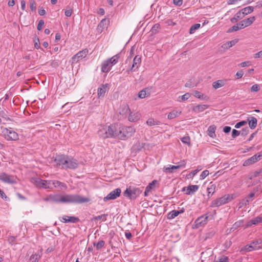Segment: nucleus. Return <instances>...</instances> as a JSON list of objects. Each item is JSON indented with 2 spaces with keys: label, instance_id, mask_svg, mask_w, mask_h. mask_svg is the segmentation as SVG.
<instances>
[{
  "label": "nucleus",
  "instance_id": "43",
  "mask_svg": "<svg viewBox=\"0 0 262 262\" xmlns=\"http://www.w3.org/2000/svg\"><path fill=\"white\" fill-rule=\"evenodd\" d=\"M181 141L185 144H187L188 146H190V139L189 136H184L181 139Z\"/></svg>",
  "mask_w": 262,
  "mask_h": 262
},
{
  "label": "nucleus",
  "instance_id": "51",
  "mask_svg": "<svg viewBox=\"0 0 262 262\" xmlns=\"http://www.w3.org/2000/svg\"><path fill=\"white\" fill-rule=\"evenodd\" d=\"M260 90V87L257 84H255L254 85H253L252 86V87L251 88V91L252 92H258L259 90Z\"/></svg>",
  "mask_w": 262,
  "mask_h": 262
},
{
  "label": "nucleus",
  "instance_id": "42",
  "mask_svg": "<svg viewBox=\"0 0 262 262\" xmlns=\"http://www.w3.org/2000/svg\"><path fill=\"white\" fill-rule=\"evenodd\" d=\"M107 214H103L100 215H98L94 217V220L95 221H98L102 220V221H105L106 220V217L107 216Z\"/></svg>",
  "mask_w": 262,
  "mask_h": 262
},
{
  "label": "nucleus",
  "instance_id": "13",
  "mask_svg": "<svg viewBox=\"0 0 262 262\" xmlns=\"http://www.w3.org/2000/svg\"><path fill=\"white\" fill-rule=\"evenodd\" d=\"M262 158V154L261 152H259L250 158L246 160L243 164V166H247L252 164L256 162L257 161L260 160Z\"/></svg>",
  "mask_w": 262,
  "mask_h": 262
},
{
  "label": "nucleus",
  "instance_id": "16",
  "mask_svg": "<svg viewBox=\"0 0 262 262\" xmlns=\"http://www.w3.org/2000/svg\"><path fill=\"white\" fill-rule=\"evenodd\" d=\"M67 157L68 156L64 155H57L56 156L54 161L57 166H61L62 168L63 169L66 162L67 161L66 159Z\"/></svg>",
  "mask_w": 262,
  "mask_h": 262
},
{
  "label": "nucleus",
  "instance_id": "34",
  "mask_svg": "<svg viewBox=\"0 0 262 262\" xmlns=\"http://www.w3.org/2000/svg\"><path fill=\"white\" fill-rule=\"evenodd\" d=\"M130 112L129 107L128 105L124 104L122 106L121 111L120 112V114L124 115L129 114Z\"/></svg>",
  "mask_w": 262,
  "mask_h": 262
},
{
  "label": "nucleus",
  "instance_id": "18",
  "mask_svg": "<svg viewBox=\"0 0 262 262\" xmlns=\"http://www.w3.org/2000/svg\"><path fill=\"white\" fill-rule=\"evenodd\" d=\"M199 187L198 185H189L187 187H184L182 189L183 191H186V194L188 195H191L199 189Z\"/></svg>",
  "mask_w": 262,
  "mask_h": 262
},
{
  "label": "nucleus",
  "instance_id": "29",
  "mask_svg": "<svg viewBox=\"0 0 262 262\" xmlns=\"http://www.w3.org/2000/svg\"><path fill=\"white\" fill-rule=\"evenodd\" d=\"M216 130V126L214 125L210 126L208 128V135L211 138H214L216 135L215 132Z\"/></svg>",
  "mask_w": 262,
  "mask_h": 262
},
{
  "label": "nucleus",
  "instance_id": "62",
  "mask_svg": "<svg viewBox=\"0 0 262 262\" xmlns=\"http://www.w3.org/2000/svg\"><path fill=\"white\" fill-rule=\"evenodd\" d=\"M64 14L67 17H70L72 14V10L71 9L66 10L64 12Z\"/></svg>",
  "mask_w": 262,
  "mask_h": 262
},
{
  "label": "nucleus",
  "instance_id": "40",
  "mask_svg": "<svg viewBox=\"0 0 262 262\" xmlns=\"http://www.w3.org/2000/svg\"><path fill=\"white\" fill-rule=\"evenodd\" d=\"M251 201V200L246 199V198L242 199L239 202L240 207L246 206Z\"/></svg>",
  "mask_w": 262,
  "mask_h": 262
},
{
  "label": "nucleus",
  "instance_id": "59",
  "mask_svg": "<svg viewBox=\"0 0 262 262\" xmlns=\"http://www.w3.org/2000/svg\"><path fill=\"white\" fill-rule=\"evenodd\" d=\"M190 96V95L189 93H188L182 95L181 97L182 101H185V100H187L189 98Z\"/></svg>",
  "mask_w": 262,
  "mask_h": 262
},
{
  "label": "nucleus",
  "instance_id": "45",
  "mask_svg": "<svg viewBox=\"0 0 262 262\" xmlns=\"http://www.w3.org/2000/svg\"><path fill=\"white\" fill-rule=\"evenodd\" d=\"M146 89L142 90L140 91L138 93V97L140 98L143 99L145 98L146 96Z\"/></svg>",
  "mask_w": 262,
  "mask_h": 262
},
{
  "label": "nucleus",
  "instance_id": "54",
  "mask_svg": "<svg viewBox=\"0 0 262 262\" xmlns=\"http://www.w3.org/2000/svg\"><path fill=\"white\" fill-rule=\"evenodd\" d=\"M234 17H235L238 20H239L242 19L244 17V16L243 14L242 11L240 10L235 14Z\"/></svg>",
  "mask_w": 262,
  "mask_h": 262
},
{
  "label": "nucleus",
  "instance_id": "30",
  "mask_svg": "<svg viewBox=\"0 0 262 262\" xmlns=\"http://www.w3.org/2000/svg\"><path fill=\"white\" fill-rule=\"evenodd\" d=\"M255 20V17L252 16V17H249L248 18L245 19L243 20V23H244L245 26H246V27H248V26H250L251 25H252Z\"/></svg>",
  "mask_w": 262,
  "mask_h": 262
},
{
  "label": "nucleus",
  "instance_id": "50",
  "mask_svg": "<svg viewBox=\"0 0 262 262\" xmlns=\"http://www.w3.org/2000/svg\"><path fill=\"white\" fill-rule=\"evenodd\" d=\"M239 30L238 25H234L232 27H231L230 29H228L227 32L230 33L234 31H236Z\"/></svg>",
  "mask_w": 262,
  "mask_h": 262
},
{
  "label": "nucleus",
  "instance_id": "63",
  "mask_svg": "<svg viewBox=\"0 0 262 262\" xmlns=\"http://www.w3.org/2000/svg\"><path fill=\"white\" fill-rule=\"evenodd\" d=\"M254 58L262 57V50L253 55Z\"/></svg>",
  "mask_w": 262,
  "mask_h": 262
},
{
  "label": "nucleus",
  "instance_id": "23",
  "mask_svg": "<svg viewBox=\"0 0 262 262\" xmlns=\"http://www.w3.org/2000/svg\"><path fill=\"white\" fill-rule=\"evenodd\" d=\"M52 184L54 185V187L55 188H59L60 189H66L67 188V186L65 183L60 182L59 181L54 180L51 181V185Z\"/></svg>",
  "mask_w": 262,
  "mask_h": 262
},
{
  "label": "nucleus",
  "instance_id": "56",
  "mask_svg": "<svg viewBox=\"0 0 262 262\" xmlns=\"http://www.w3.org/2000/svg\"><path fill=\"white\" fill-rule=\"evenodd\" d=\"M240 134V132L236 130L235 129H233L232 132V137L233 138H236L237 136H239Z\"/></svg>",
  "mask_w": 262,
  "mask_h": 262
},
{
  "label": "nucleus",
  "instance_id": "17",
  "mask_svg": "<svg viewBox=\"0 0 262 262\" xmlns=\"http://www.w3.org/2000/svg\"><path fill=\"white\" fill-rule=\"evenodd\" d=\"M59 219L62 223H76L79 221V218L76 216L63 215L62 217H60Z\"/></svg>",
  "mask_w": 262,
  "mask_h": 262
},
{
  "label": "nucleus",
  "instance_id": "7",
  "mask_svg": "<svg viewBox=\"0 0 262 262\" xmlns=\"http://www.w3.org/2000/svg\"><path fill=\"white\" fill-rule=\"evenodd\" d=\"M232 197L229 194H226L222 197L217 198L212 201L210 207H218L228 203L232 199Z\"/></svg>",
  "mask_w": 262,
  "mask_h": 262
},
{
  "label": "nucleus",
  "instance_id": "6",
  "mask_svg": "<svg viewBox=\"0 0 262 262\" xmlns=\"http://www.w3.org/2000/svg\"><path fill=\"white\" fill-rule=\"evenodd\" d=\"M32 182L38 188L43 189H52L51 181L42 180L39 178H33Z\"/></svg>",
  "mask_w": 262,
  "mask_h": 262
},
{
  "label": "nucleus",
  "instance_id": "55",
  "mask_svg": "<svg viewBox=\"0 0 262 262\" xmlns=\"http://www.w3.org/2000/svg\"><path fill=\"white\" fill-rule=\"evenodd\" d=\"M214 262H229V258L227 256H223L219 260L214 261Z\"/></svg>",
  "mask_w": 262,
  "mask_h": 262
},
{
  "label": "nucleus",
  "instance_id": "2",
  "mask_svg": "<svg viewBox=\"0 0 262 262\" xmlns=\"http://www.w3.org/2000/svg\"><path fill=\"white\" fill-rule=\"evenodd\" d=\"M135 133V129L132 126H126L122 124L116 125V138L122 140L132 137Z\"/></svg>",
  "mask_w": 262,
  "mask_h": 262
},
{
  "label": "nucleus",
  "instance_id": "48",
  "mask_svg": "<svg viewBox=\"0 0 262 262\" xmlns=\"http://www.w3.org/2000/svg\"><path fill=\"white\" fill-rule=\"evenodd\" d=\"M157 182L156 180H154L152 181V182L150 183L148 186L146 187V188L149 191H150L153 187H154L155 184Z\"/></svg>",
  "mask_w": 262,
  "mask_h": 262
},
{
  "label": "nucleus",
  "instance_id": "49",
  "mask_svg": "<svg viewBox=\"0 0 262 262\" xmlns=\"http://www.w3.org/2000/svg\"><path fill=\"white\" fill-rule=\"evenodd\" d=\"M247 123V122L246 121H240L238 123H237L235 125V127L236 128H240L241 126H244L245 125H246V124Z\"/></svg>",
  "mask_w": 262,
  "mask_h": 262
},
{
  "label": "nucleus",
  "instance_id": "26",
  "mask_svg": "<svg viewBox=\"0 0 262 262\" xmlns=\"http://www.w3.org/2000/svg\"><path fill=\"white\" fill-rule=\"evenodd\" d=\"M209 107L208 105L206 104H199L196 105L193 108V111L196 113H200L204 111Z\"/></svg>",
  "mask_w": 262,
  "mask_h": 262
},
{
  "label": "nucleus",
  "instance_id": "3",
  "mask_svg": "<svg viewBox=\"0 0 262 262\" xmlns=\"http://www.w3.org/2000/svg\"><path fill=\"white\" fill-rule=\"evenodd\" d=\"M116 125H115L102 126L98 131V134L100 138L103 139L116 138Z\"/></svg>",
  "mask_w": 262,
  "mask_h": 262
},
{
  "label": "nucleus",
  "instance_id": "46",
  "mask_svg": "<svg viewBox=\"0 0 262 262\" xmlns=\"http://www.w3.org/2000/svg\"><path fill=\"white\" fill-rule=\"evenodd\" d=\"M249 129L248 127H246L245 128H243L240 133L241 134V135L243 136H245L249 133Z\"/></svg>",
  "mask_w": 262,
  "mask_h": 262
},
{
  "label": "nucleus",
  "instance_id": "10",
  "mask_svg": "<svg viewBox=\"0 0 262 262\" xmlns=\"http://www.w3.org/2000/svg\"><path fill=\"white\" fill-rule=\"evenodd\" d=\"M0 180L5 183H16V177L15 176L8 174L5 172H2L0 174Z\"/></svg>",
  "mask_w": 262,
  "mask_h": 262
},
{
  "label": "nucleus",
  "instance_id": "58",
  "mask_svg": "<svg viewBox=\"0 0 262 262\" xmlns=\"http://www.w3.org/2000/svg\"><path fill=\"white\" fill-rule=\"evenodd\" d=\"M199 169H195L194 170L192 171L190 173L187 175L188 178H192L199 171Z\"/></svg>",
  "mask_w": 262,
  "mask_h": 262
},
{
  "label": "nucleus",
  "instance_id": "36",
  "mask_svg": "<svg viewBox=\"0 0 262 262\" xmlns=\"http://www.w3.org/2000/svg\"><path fill=\"white\" fill-rule=\"evenodd\" d=\"M237 42L236 40H232L230 41H228L223 45V48L226 49H228L230 47L235 45Z\"/></svg>",
  "mask_w": 262,
  "mask_h": 262
},
{
  "label": "nucleus",
  "instance_id": "19",
  "mask_svg": "<svg viewBox=\"0 0 262 262\" xmlns=\"http://www.w3.org/2000/svg\"><path fill=\"white\" fill-rule=\"evenodd\" d=\"M208 218V216H201L198 217L195 221L196 228H199L205 225L207 223Z\"/></svg>",
  "mask_w": 262,
  "mask_h": 262
},
{
  "label": "nucleus",
  "instance_id": "37",
  "mask_svg": "<svg viewBox=\"0 0 262 262\" xmlns=\"http://www.w3.org/2000/svg\"><path fill=\"white\" fill-rule=\"evenodd\" d=\"M146 123L150 126L153 125H158L160 124V122L157 120H155L153 118H149L147 121Z\"/></svg>",
  "mask_w": 262,
  "mask_h": 262
},
{
  "label": "nucleus",
  "instance_id": "52",
  "mask_svg": "<svg viewBox=\"0 0 262 262\" xmlns=\"http://www.w3.org/2000/svg\"><path fill=\"white\" fill-rule=\"evenodd\" d=\"M209 173L207 170H204L200 175V179L201 180L204 179Z\"/></svg>",
  "mask_w": 262,
  "mask_h": 262
},
{
  "label": "nucleus",
  "instance_id": "24",
  "mask_svg": "<svg viewBox=\"0 0 262 262\" xmlns=\"http://www.w3.org/2000/svg\"><path fill=\"white\" fill-rule=\"evenodd\" d=\"M140 115L138 112L133 113L130 112L128 117V119L130 122H136L140 119Z\"/></svg>",
  "mask_w": 262,
  "mask_h": 262
},
{
  "label": "nucleus",
  "instance_id": "21",
  "mask_svg": "<svg viewBox=\"0 0 262 262\" xmlns=\"http://www.w3.org/2000/svg\"><path fill=\"white\" fill-rule=\"evenodd\" d=\"M182 164L179 165H177V166L170 165L169 167H166L164 168V171L165 172L172 173L174 171V170H175V169H179L181 167H185V164H186L185 161H183L182 162Z\"/></svg>",
  "mask_w": 262,
  "mask_h": 262
},
{
  "label": "nucleus",
  "instance_id": "27",
  "mask_svg": "<svg viewBox=\"0 0 262 262\" xmlns=\"http://www.w3.org/2000/svg\"><path fill=\"white\" fill-rule=\"evenodd\" d=\"M249 122V126L251 129H254L257 125V120L254 117H251L250 119H248Z\"/></svg>",
  "mask_w": 262,
  "mask_h": 262
},
{
  "label": "nucleus",
  "instance_id": "28",
  "mask_svg": "<svg viewBox=\"0 0 262 262\" xmlns=\"http://www.w3.org/2000/svg\"><path fill=\"white\" fill-rule=\"evenodd\" d=\"M216 185L212 184V182L210 183L209 186L207 188L208 196L210 197L215 191Z\"/></svg>",
  "mask_w": 262,
  "mask_h": 262
},
{
  "label": "nucleus",
  "instance_id": "8",
  "mask_svg": "<svg viewBox=\"0 0 262 262\" xmlns=\"http://www.w3.org/2000/svg\"><path fill=\"white\" fill-rule=\"evenodd\" d=\"M261 248H262V240L259 239L253 241L250 245L245 246L244 250L246 251H251L252 250H257Z\"/></svg>",
  "mask_w": 262,
  "mask_h": 262
},
{
  "label": "nucleus",
  "instance_id": "33",
  "mask_svg": "<svg viewBox=\"0 0 262 262\" xmlns=\"http://www.w3.org/2000/svg\"><path fill=\"white\" fill-rule=\"evenodd\" d=\"M181 112H179L176 110H173L168 114L167 118L168 119H174V118H176L177 117H178V116H179L181 114Z\"/></svg>",
  "mask_w": 262,
  "mask_h": 262
},
{
  "label": "nucleus",
  "instance_id": "22",
  "mask_svg": "<svg viewBox=\"0 0 262 262\" xmlns=\"http://www.w3.org/2000/svg\"><path fill=\"white\" fill-rule=\"evenodd\" d=\"M110 23V20L106 19V18H104L102 19L100 23L98 24L97 27L98 31L99 32H102L103 30L107 27V26Z\"/></svg>",
  "mask_w": 262,
  "mask_h": 262
},
{
  "label": "nucleus",
  "instance_id": "57",
  "mask_svg": "<svg viewBox=\"0 0 262 262\" xmlns=\"http://www.w3.org/2000/svg\"><path fill=\"white\" fill-rule=\"evenodd\" d=\"M45 24V22L43 21V20H40L38 22V25H37V29L39 31H40L42 30V26H43Z\"/></svg>",
  "mask_w": 262,
  "mask_h": 262
},
{
  "label": "nucleus",
  "instance_id": "5",
  "mask_svg": "<svg viewBox=\"0 0 262 262\" xmlns=\"http://www.w3.org/2000/svg\"><path fill=\"white\" fill-rule=\"evenodd\" d=\"M120 57V53L117 54L111 58L104 61L101 64V71L103 73L108 72L111 68L116 64Z\"/></svg>",
  "mask_w": 262,
  "mask_h": 262
},
{
  "label": "nucleus",
  "instance_id": "39",
  "mask_svg": "<svg viewBox=\"0 0 262 262\" xmlns=\"http://www.w3.org/2000/svg\"><path fill=\"white\" fill-rule=\"evenodd\" d=\"M200 24H195L192 25L189 29V33L193 34L194 32L200 27Z\"/></svg>",
  "mask_w": 262,
  "mask_h": 262
},
{
  "label": "nucleus",
  "instance_id": "38",
  "mask_svg": "<svg viewBox=\"0 0 262 262\" xmlns=\"http://www.w3.org/2000/svg\"><path fill=\"white\" fill-rule=\"evenodd\" d=\"M179 214L180 212H178V210H172L168 214L167 218L168 219H173L175 217L177 216Z\"/></svg>",
  "mask_w": 262,
  "mask_h": 262
},
{
  "label": "nucleus",
  "instance_id": "64",
  "mask_svg": "<svg viewBox=\"0 0 262 262\" xmlns=\"http://www.w3.org/2000/svg\"><path fill=\"white\" fill-rule=\"evenodd\" d=\"M244 73L242 70L238 71L236 73V76H237V79L241 78L243 76Z\"/></svg>",
  "mask_w": 262,
  "mask_h": 262
},
{
  "label": "nucleus",
  "instance_id": "41",
  "mask_svg": "<svg viewBox=\"0 0 262 262\" xmlns=\"http://www.w3.org/2000/svg\"><path fill=\"white\" fill-rule=\"evenodd\" d=\"M105 244V242L103 240H101L99 241L97 243H94V246H96L97 250H100L101 248H102Z\"/></svg>",
  "mask_w": 262,
  "mask_h": 262
},
{
  "label": "nucleus",
  "instance_id": "14",
  "mask_svg": "<svg viewBox=\"0 0 262 262\" xmlns=\"http://www.w3.org/2000/svg\"><path fill=\"white\" fill-rule=\"evenodd\" d=\"M88 53V50L87 49H84L78 52L72 57V63H77L79 60L85 57Z\"/></svg>",
  "mask_w": 262,
  "mask_h": 262
},
{
  "label": "nucleus",
  "instance_id": "4",
  "mask_svg": "<svg viewBox=\"0 0 262 262\" xmlns=\"http://www.w3.org/2000/svg\"><path fill=\"white\" fill-rule=\"evenodd\" d=\"M143 191V188H138L133 186H129L123 192V195L130 200L137 198Z\"/></svg>",
  "mask_w": 262,
  "mask_h": 262
},
{
  "label": "nucleus",
  "instance_id": "61",
  "mask_svg": "<svg viewBox=\"0 0 262 262\" xmlns=\"http://www.w3.org/2000/svg\"><path fill=\"white\" fill-rule=\"evenodd\" d=\"M173 3L174 5L180 6L183 4V0H173Z\"/></svg>",
  "mask_w": 262,
  "mask_h": 262
},
{
  "label": "nucleus",
  "instance_id": "60",
  "mask_svg": "<svg viewBox=\"0 0 262 262\" xmlns=\"http://www.w3.org/2000/svg\"><path fill=\"white\" fill-rule=\"evenodd\" d=\"M250 65V61H244V62H243L242 63H241L239 66L241 67H248Z\"/></svg>",
  "mask_w": 262,
  "mask_h": 262
},
{
  "label": "nucleus",
  "instance_id": "15",
  "mask_svg": "<svg viewBox=\"0 0 262 262\" xmlns=\"http://www.w3.org/2000/svg\"><path fill=\"white\" fill-rule=\"evenodd\" d=\"M109 87L108 84H101L100 87L98 88L97 95L99 98H104L106 92L108 91Z\"/></svg>",
  "mask_w": 262,
  "mask_h": 262
},
{
  "label": "nucleus",
  "instance_id": "25",
  "mask_svg": "<svg viewBox=\"0 0 262 262\" xmlns=\"http://www.w3.org/2000/svg\"><path fill=\"white\" fill-rule=\"evenodd\" d=\"M262 222V217L257 216L253 219L250 220L246 226V228L249 227L252 225H257L259 223Z\"/></svg>",
  "mask_w": 262,
  "mask_h": 262
},
{
  "label": "nucleus",
  "instance_id": "12",
  "mask_svg": "<svg viewBox=\"0 0 262 262\" xmlns=\"http://www.w3.org/2000/svg\"><path fill=\"white\" fill-rule=\"evenodd\" d=\"M121 190L120 188H117L110 193H109L104 198V201L106 202L108 200H115L120 195Z\"/></svg>",
  "mask_w": 262,
  "mask_h": 262
},
{
  "label": "nucleus",
  "instance_id": "35",
  "mask_svg": "<svg viewBox=\"0 0 262 262\" xmlns=\"http://www.w3.org/2000/svg\"><path fill=\"white\" fill-rule=\"evenodd\" d=\"M194 96L195 97L202 100H207L208 99V97L207 96L204 95L201 92L198 91H194Z\"/></svg>",
  "mask_w": 262,
  "mask_h": 262
},
{
  "label": "nucleus",
  "instance_id": "44",
  "mask_svg": "<svg viewBox=\"0 0 262 262\" xmlns=\"http://www.w3.org/2000/svg\"><path fill=\"white\" fill-rule=\"evenodd\" d=\"M243 220H240L236 222L232 226V229L235 230L240 227L243 223Z\"/></svg>",
  "mask_w": 262,
  "mask_h": 262
},
{
  "label": "nucleus",
  "instance_id": "47",
  "mask_svg": "<svg viewBox=\"0 0 262 262\" xmlns=\"http://www.w3.org/2000/svg\"><path fill=\"white\" fill-rule=\"evenodd\" d=\"M160 24H155V25H154V26L152 27V29H151V32L152 33H156L158 31V30L160 29Z\"/></svg>",
  "mask_w": 262,
  "mask_h": 262
},
{
  "label": "nucleus",
  "instance_id": "31",
  "mask_svg": "<svg viewBox=\"0 0 262 262\" xmlns=\"http://www.w3.org/2000/svg\"><path fill=\"white\" fill-rule=\"evenodd\" d=\"M225 84V82L222 80H218L213 82L212 86L215 89L221 88Z\"/></svg>",
  "mask_w": 262,
  "mask_h": 262
},
{
  "label": "nucleus",
  "instance_id": "1",
  "mask_svg": "<svg viewBox=\"0 0 262 262\" xmlns=\"http://www.w3.org/2000/svg\"><path fill=\"white\" fill-rule=\"evenodd\" d=\"M46 202L55 203H76L81 204L88 202L90 199L78 194H50L43 199Z\"/></svg>",
  "mask_w": 262,
  "mask_h": 262
},
{
  "label": "nucleus",
  "instance_id": "11",
  "mask_svg": "<svg viewBox=\"0 0 262 262\" xmlns=\"http://www.w3.org/2000/svg\"><path fill=\"white\" fill-rule=\"evenodd\" d=\"M66 161L63 169H74L78 166L77 160L73 158L68 156Z\"/></svg>",
  "mask_w": 262,
  "mask_h": 262
},
{
  "label": "nucleus",
  "instance_id": "32",
  "mask_svg": "<svg viewBox=\"0 0 262 262\" xmlns=\"http://www.w3.org/2000/svg\"><path fill=\"white\" fill-rule=\"evenodd\" d=\"M254 10V8L252 6H248L242 9L241 11L245 16V15L252 13Z\"/></svg>",
  "mask_w": 262,
  "mask_h": 262
},
{
  "label": "nucleus",
  "instance_id": "9",
  "mask_svg": "<svg viewBox=\"0 0 262 262\" xmlns=\"http://www.w3.org/2000/svg\"><path fill=\"white\" fill-rule=\"evenodd\" d=\"M4 133L5 138L7 140L16 141L19 139L18 134L13 130L5 128L4 130Z\"/></svg>",
  "mask_w": 262,
  "mask_h": 262
},
{
  "label": "nucleus",
  "instance_id": "53",
  "mask_svg": "<svg viewBox=\"0 0 262 262\" xmlns=\"http://www.w3.org/2000/svg\"><path fill=\"white\" fill-rule=\"evenodd\" d=\"M30 8L33 11H35L36 10V4L34 1H31L30 2Z\"/></svg>",
  "mask_w": 262,
  "mask_h": 262
},
{
  "label": "nucleus",
  "instance_id": "20",
  "mask_svg": "<svg viewBox=\"0 0 262 262\" xmlns=\"http://www.w3.org/2000/svg\"><path fill=\"white\" fill-rule=\"evenodd\" d=\"M141 62V57L138 56H136L133 60V63L131 68L130 69V71H135L139 67Z\"/></svg>",
  "mask_w": 262,
  "mask_h": 262
}]
</instances>
